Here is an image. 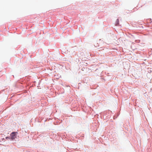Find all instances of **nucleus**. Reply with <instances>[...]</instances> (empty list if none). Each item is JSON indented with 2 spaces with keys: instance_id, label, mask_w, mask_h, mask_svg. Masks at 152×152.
<instances>
[{
  "instance_id": "1",
  "label": "nucleus",
  "mask_w": 152,
  "mask_h": 152,
  "mask_svg": "<svg viewBox=\"0 0 152 152\" xmlns=\"http://www.w3.org/2000/svg\"><path fill=\"white\" fill-rule=\"evenodd\" d=\"M17 133V132H12L10 134L11 139L12 140H14L16 138V134Z\"/></svg>"
},
{
  "instance_id": "2",
  "label": "nucleus",
  "mask_w": 152,
  "mask_h": 152,
  "mask_svg": "<svg viewBox=\"0 0 152 152\" xmlns=\"http://www.w3.org/2000/svg\"><path fill=\"white\" fill-rule=\"evenodd\" d=\"M119 23V20L118 19H117L116 21V25H118Z\"/></svg>"
}]
</instances>
